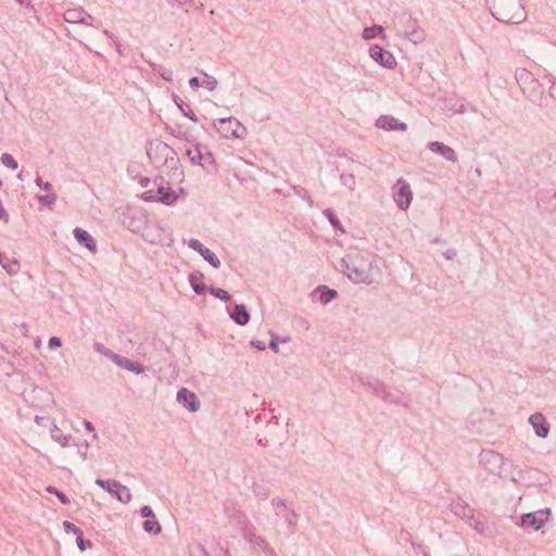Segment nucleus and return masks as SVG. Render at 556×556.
<instances>
[{
  "instance_id": "1",
  "label": "nucleus",
  "mask_w": 556,
  "mask_h": 556,
  "mask_svg": "<svg viewBox=\"0 0 556 556\" xmlns=\"http://www.w3.org/2000/svg\"><path fill=\"white\" fill-rule=\"evenodd\" d=\"M341 271L353 283L372 285L380 274L376 256L368 252L353 251L341 258Z\"/></svg>"
},
{
  "instance_id": "2",
  "label": "nucleus",
  "mask_w": 556,
  "mask_h": 556,
  "mask_svg": "<svg viewBox=\"0 0 556 556\" xmlns=\"http://www.w3.org/2000/svg\"><path fill=\"white\" fill-rule=\"evenodd\" d=\"M147 155L155 168L167 170L170 178L178 184L185 180V170L177 152L160 139L149 140L146 147Z\"/></svg>"
},
{
  "instance_id": "3",
  "label": "nucleus",
  "mask_w": 556,
  "mask_h": 556,
  "mask_svg": "<svg viewBox=\"0 0 556 556\" xmlns=\"http://www.w3.org/2000/svg\"><path fill=\"white\" fill-rule=\"evenodd\" d=\"M491 14L502 23L520 24L527 13L522 0H488Z\"/></svg>"
},
{
  "instance_id": "4",
  "label": "nucleus",
  "mask_w": 556,
  "mask_h": 556,
  "mask_svg": "<svg viewBox=\"0 0 556 556\" xmlns=\"http://www.w3.org/2000/svg\"><path fill=\"white\" fill-rule=\"evenodd\" d=\"M515 80L527 99L539 106L545 105L542 86L530 71L525 67H517Z\"/></svg>"
},
{
  "instance_id": "5",
  "label": "nucleus",
  "mask_w": 556,
  "mask_h": 556,
  "mask_svg": "<svg viewBox=\"0 0 556 556\" xmlns=\"http://www.w3.org/2000/svg\"><path fill=\"white\" fill-rule=\"evenodd\" d=\"M184 189L179 188V192H176L169 187L164 186V178L159 176L153 179V187L142 192L140 198L144 202H159L164 205H173L179 198V194H184Z\"/></svg>"
},
{
  "instance_id": "6",
  "label": "nucleus",
  "mask_w": 556,
  "mask_h": 556,
  "mask_svg": "<svg viewBox=\"0 0 556 556\" xmlns=\"http://www.w3.org/2000/svg\"><path fill=\"white\" fill-rule=\"evenodd\" d=\"M189 142L191 146L186 148L185 152L189 162L194 166L203 167L207 173H216L217 163L213 153L195 140Z\"/></svg>"
},
{
  "instance_id": "7",
  "label": "nucleus",
  "mask_w": 556,
  "mask_h": 556,
  "mask_svg": "<svg viewBox=\"0 0 556 556\" xmlns=\"http://www.w3.org/2000/svg\"><path fill=\"white\" fill-rule=\"evenodd\" d=\"M212 128L223 139H244L248 134V128L232 116L213 119Z\"/></svg>"
},
{
  "instance_id": "8",
  "label": "nucleus",
  "mask_w": 556,
  "mask_h": 556,
  "mask_svg": "<svg viewBox=\"0 0 556 556\" xmlns=\"http://www.w3.org/2000/svg\"><path fill=\"white\" fill-rule=\"evenodd\" d=\"M395 31L397 36L415 46L424 43L427 38L425 29L410 16L400 17L395 24Z\"/></svg>"
},
{
  "instance_id": "9",
  "label": "nucleus",
  "mask_w": 556,
  "mask_h": 556,
  "mask_svg": "<svg viewBox=\"0 0 556 556\" xmlns=\"http://www.w3.org/2000/svg\"><path fill=\"white\" fill-rule=\"evenodd\" d=\"M479 463L489 473L498 477H506L507 469L514 466L513 462L505 459L503 455L491 450L480 453Z\"/></svg>"
},
{
  "instance_id": "10",
  "label": "nucleus",
  "mask_w": 556,
  "mask_h": 556,
  "mask_svg": "<svg viewBox=\"0 0 556 556\" xmlns=\"http://www.w3.org/2000/svg\"><path fill=\"white\" fill-rule=\"evenodd\" d=\"M96 484L105 490L112 497L123 504H128L132 500L130 490L117 480L97 479Z\"/></svg>"
},
{
  "instance_id": "11",
  "label": "nucleus",
  "mask_w": 556,
  "mask_h": 556,
  "mask_svg": "<svg viewBox=\"0 0 556 556\" xmlns=\"http://www.w3.org/2000/svg\"><path fill=\"white\" fill-rule=\"evenodd\" d=\"M392 199L401 211H407L413 201V191L409 184L399 178L392 186Z\"/></svg>"
},
{
  "instance_id": "12",
  "label": "nucleus",
  "mask_w": 556,
  "mask_h": 556,
  "mask_svg": "<svg viewBox=\"0 0 556 556\" xmlns=\"http://www.w3.org/2000/svg\"><path fill=\"white\" fill-rule=\"evenodd\" d=\"M549 515V508H542L533 513L523 514L520 517L519 525L525 529L539 531L546 525Z\"/></svg>"
},
{
  "instance_id": "13",
  "label": "nucleus",
  "mask_w": 556,
  "mask_h": 556,
  "mask_svg": "<svg viewBox=\"0 0 556 556\" xmlns=\"http://www.w3.org/2000/svg\"><path fill=\"white\" fill-rule=\"evenodd\" d=\"M369 56L380 66L392 70L396 66L397 62L395 56L388 50L379 45H370L368 49Z\"/></svg>"
},
{
  "instance_id": "14",
  "label": "nucleus",
  "mask_w": 556,
  "mask_h": 556,
  "mask_svg": "<svg viewBox=\"0 0 556 556\" xmlns=\"http://www.w3.org/2000/svg\"><path fill=\"white\" fill-rule=\"evenodd\" d=\"M189 248L198 252L212 267L219 268L220 267V261L217 257V255L210 250L208 248L204 247L200 240L195 238H191L188 241Z\"/></svg>"
},
{
  "instance_id": "15",
  "label": "nucleus",
  "mask_w": 556,
  "mask_h": 556,
  "mask_svg": "<svg viewBox=\"0 0 556 556\" xmlns=\"http://www.w3.org/2000/svg\"><path fill=\"white\" fill-rule=\"evenodd\" d=\"M63 18L67 23H72V24L80 23V24H85L88 26H91L92 22H93V17L88 12H86L85 9L81 7L67 9L63 13Z\"/></svg>"
},
{
  "instance_id": "16",
  "label": "nucleus",
  "mask_w": 556,
  "mask_h": 556,
  "mask_svg": "<svg viewBox=\"0 0 556 556\" xmlns=\"http://www.w3.org/2000/svg\"><path fill=\"white\" fill-rule=\"evenodd\" d=\"M376 126L386 131H405L407 124L392 115H380L376 119Z\"/></svg>"
},
{
  "instance_id": "17",
  "label": "nucleus",
  "mask_w": 556,
  "mask_h": 556,
  "mask_svg": "<svg viewBox=\"0 0 556 556\" xmlns=\"http://www.w3.org/2000/svg\"><path fill=\"white\" fill-rule=\"evenodd\" d=\"M176 399L179 404H181L191 413H195L200 409V401L198 400L195 393L188 390L187 388L179 389Z\"/></svg>"
},
{
  "instance_id": "18",
  "label": "nucleus",
  "mask_w": 556,
  "mask_h": 556,
  "mask_svg": "<svg viewBox=\"0 0 556 556\" xmlns=\"http://www.w3.org/2000/svg\"><path fill=\"white\" fill-rule=\"evenodd\" d=\"M35 184L40 189H45L46 191V194L37 197L38 203L41 206L51 207L56 201V194L54 193L51 184L48 181H43L39 176L36 177Z\"/></svg>"
},
{
  "instance_id": "19",
  "label": "nucleus",
  "mask_w": 556,
  "mask_h": 556,
  "mask_svg": "<svg viewBox=\"0 0 556 556\" xmlns=\"http://www.w3.org/2000/svg\"><path fill=\"white\" fill-rule=\"evenodd\" d=\"M529 422L539 438L545 439L548 435L549 426L543 414L535 413L531 415L529 418Z\"/></svg>"
},
{
  "instance_id": "20",
  "label": "nucleus",
  "mask_w": 556,
  "mask_h": 556,
  "mask_svg": "<svg viewBox=\"0 0 556 556\" xmlns=\"http://www.w3.org/2000/svg\"><path fill=\"white\" fill-rule=\"evenodd\" d=\"M73 236L75 240L87 250H89L92 254L97 252V243L93 237L85 229L80 227H76L73 230Z\"/></svg>"
},
{
  "instance_id": "21",
  "label": "nucleus",
  "mask_w": 556,
  "mask_h": 556,
  "mask_svg": "<svg viewBox=\"0 0 556 556\" xmlns=\"http://www.w3.org/2000/svg\"><path fill=\"white\" fill-rule=\"evenodd\" d=\"M428 149L433 153L442 155L445 160L450 162L457 161V155L454 149L444 144L443 142L432 141L428 144Z\"/></svg>"
},
{
  "instance_id": "22",
  "label": "nucleus",
  "mask_w": 556,
  "mask_h": 556,
  "mask_svg": "<svg viewBox=\"0 0 556 556\" xmlns=\"http://www.w3.org/2000/svg\"><path fill=\"white\" fill-rule=\"evenodd\" d=\"M50 437L52 441H54L62 447H67L72 440L71 434L63 433V431L58 427L55 419H51Z\"/></svg>"
},
{
  "instance_id": "23",
  "label": "nucleus",
  "mask_w": 556,
  "mask_h": 556,
  "mask_svg": "<svg viewBox=\"0 0 556 556\" xmlns=\"http://www.w3.org/2000/svg\"><path fill=\"white\" fill-rule=\"evenodd\" d=\"M230 318L239 326H245L250 320V313L243 304H236Z\"/></svg>"
},
{
  "instance_id": "24",
  "label": "nucleus",
  "mask_w": 556,
  "mask_h": 556,
  "mask_svg": "<svg viewBox=\"0 0 556 556\" xmlns=\"http://www.w3.org/2000/svg\"><path fill=\"white\" fill-rule=\"evenodd\" d=\"M114 364H116L118 367L126 369L128 371L135 372L137 375H140L143 372V366L139 363L131 362L130 359L126 357H122L117 354V356L114 357Z\"/></svg>"
},
{
  "instance_id": "25",
  "label": "nucleus",
  "mask_w": 556,
  "mask_h": 556,
  "mask_svg": "<svg viewBox=\"0 0 556 556\" xmlns=\"http://www.w3.org/2000/svg\"><path fill=\"white\" fill-rule=\"evenodd\" d=\"M243 538L247 542H249L255 547L261 548L262 551L266 548V546L268 545V543L263 536L256 534L255 528L247 530Z\"/></svg>"
},
{
  "instance_id": "26",
  "label": "nucleus",
  "mask_w": 556,
  "mask_h": 556,
  "mask_svg": "<svg viewBox=\"0 0 556 556\" xmlns=\"http://www.w3.org/2000/svg\"><path fill=\"white\" fill-rule=\"evenodd\" d=\"M362 38L364 40H371L375 38L386 39L384 28L380 25H374L369 27H365L363 30Z\"/></svg>"
},
{
  "instance_id": "27",
  "label": "nucleus",
  "mask_w": 556,
  "mask_h": 556,
  "mask_svg": "<svg viewBox=\"0 0 556 556\" xmlns=\"http://www.w3.org/2000/svg\"><path fill=\"white\" fill-rule=\"evenodd\" d=\"M314 293L319 295L318 300L323 304L329 303L330 301H332L337 296V291L336 290L328 289L325 286L317 287L315 289Z\"/></svg>"
},
{
  "instance_id": "28",
  "label": "nucleus",
  "mask_w": 556,
  "mask_h": 556,
  "mask_svg": "<svg viewBox=\"0 0 556 556\" xmlns=\"http://www.w3.org/2000/svg\"><path fill=\"white\" fill-rule=\"evenodd\" d=\"M0 265L10 276L16 275L21 268L20 263L15 258L4 260L2 253H0Z\"/></svg>"
},
{
  "instance_id": "29",
  "label": "nucleus",
  "mask_w": 556,
  "mask_h": 556,
  "mask_svg": "<svg viewBox=\"0 0 556 556\" xmlns=\"http://www.w3.org/2000/svg\"><path fill=\"white\" fill-rule=\"evenodd\" d=\"M142 528L148 534L159 535L162 532V526L156 518L146 520Z\"/></svg>"
},
{
  "instance_id": "30",
  "label": "nucleus",
  "mask_w": 556,
  "mask_h": 556,
  "mask_svg": "<svg viewBox=\"0 0 556 556\" xmlns=\"http://www.w3.org/2000/svg\"><path fill=\"white\" fill-rule=\"evenodd\" d=\"M174 101L184 116L188 117L190 121L194 123L198 121V117L192 111V109L189 105L184 104L182 101H180L177 96L174 97Z\"/></svg>"
},
{
  "instance_id": "31",
  "label": "nucleus",
  "mask_w": 556,
  "mask_h": 556,
  "mask_svg": "<svg viewBox=\"0 0 556 556\" xmlns=\"http://www.w3.org/2000/svg\"><path fill=\"white\" fill-rule=\"evenodd\" d=\"M202 275L198 276L195 274H191L189 275V283L191 286V288L193 289V291L197 293V294H201L203 293L204 291H207L208 287H206L204 283H201L199 282V278H201Z\"/></svg>"
},
{
  "instance_id": "32",
  "label": "nucleus",
  "mask_w": 556,
  "mask_h": 556,
  "mask_svg": "<svg viewBox=\"0 0 556 556\" xmlns=\"http://www.w3.org/2000/svg\"><path fill=\"white\" fill-rule=\"evenodd\" d=\"M323 214H324V216H326L328 218V220L330 222L331 226L336 230H339L341 233L345 232V229L342 226L341 222L338 219V217L334 215V213L330 208L324 210Z\"/></svg>"
},
{
  "instance_id": "33",
  "label": "nucleus",
  "mask_w": 556,
  "mask_h": 556,
  "mask_svg": "<svg viewBox=\"0 0 556 556\" xmlns=\"http://www.w3.org/2000/svg\"><path fill=\"white\" fill-rule=\"evenodd\" d=\"M217 79L207 74V73H202V79H201V86L204 87L205 89L210 90V91H213L217 88Z\"/></svg>"
},
{
  "instance_id": "34",
  "label": "nucleus",
  "mask_w": 556,
  "mask_h": 556,
  "mask_svg": "<svg viewBox=\"0 0 556 556\" xmlns=\"http://www.w3.org/2000/svg\"><path fill=\"white\" fill-rule=\"evenodd\" d=\"M237 527L239 528L242 536H244V533L247 530H251L254 528V526L250 522L247 516L239 515L237 517Z\"/></svg>"
},
{
  "instance_id": "35",
  "label": "nucleus",
  "mask_w": 556,
  "mask_h": 556,
  "mask_svg": "<svg viewBox=\"0 0 556 556\" xmlns=\"http://www.w3.org/2000/svg\"><path fill=\"white\" fill-rule=\"evenodd\" d=\"M340 181L345 188H348L351 191H353L356 188V179L353 174H341Z\"/></svg>"
},
{
  "instance_id": "36",
  "label": "nucleus",
  "mask_w": 556,
  "mask_h": 556,
  "mask_svg": "<svg viewBox=\"0 0 556 556\" xmlns=\"http://www.w3.org/2000/svg\"><path fill=\"white\" fill-rule=\"evenodd\" d=\"M207 291L216 299L228 302L231 299V295L222 288H212L208 287Z\"/></svg>"
},
{
  "instance_id": "37",
  "label": "nucleus",
  "mask_w": 556,
  "mask_h": 556,
  "mask_svg": "<svg viewBox=\"0 0 556 556\" xmlns=\"http://www.w3.org/2000/svg\"><path fill=\"white\" fill-rule=\"evenodd\" d=\"M0 161L3 166L11 168V169H16L18 166L15 159L9 153H2Z\"/></svg>"
},
{
  "instance_id": "38",
  "label": "nucleus",
  "mask_w": 556,
  "mask_h": 556,
  "mask_svg": "<svg viewBox=\"0 0 556 556\" xmlns=\"http://www.w3.org/2000/svg\"><path fill=\"white\" fill-rule=\"evenodd\" d=\"M93 348L99 354L106 356L114 363V357L117 356L116 353L108 350L102 343H94Z\"/></svg>"
},
{
  "instance_id": "39",
  "label": "nucleus",
  "mask_w": 556,
  "mask_h": 556,
  "mask_svg": "<svg viewBox=\"0 0 556 556\" xmlns=\"http://www.w3.org/2000/svg\"><path fill=\"white\" fill-rule=\"evenodd\" d=\"M271 506L277 515L281 514L287 508L285 501L278 497L271 500Z\"/></svg>"
},
{
  "instance_id": "40",
  "label": "nucleus",
  "mask_w": 556,
  "mask_h": 556,
  "mask_svg": "<svg viewBox=\"0 0 556 556\" xmlns=\"http://www.w3.org/2000/svg\"><path fill=\"white\" fill-rule=\"evenodd\" d=\"M75 535H76V544L80 551H85L87 547H91V542L84 540L83 531L78 532Z\"/></svg>"
},
{
  "instance_id": "41",
  "label": "nucleus",
  "mask_w": 556,
  "mask_h": 556,
  "mask_svg": "<svg viewBox=\"0 0 556 556\" xmlns=\"http://www.w3.org/2000/svg\"><path fill=\"white\" fill-rule=\"evenodd\" d=\"M140 516L142 518H146L147 520L155 518V514H154L153 509L149 505H144V506L141 507Z\"/></svg>"
},
{
  "instance_id": "42",
  "label": "nucleus",
  "mask_w": 556,
  "mask_h": 556,
  "mask_svg": "<svg viewBox=\"0 0 556 556\" xmlns=\"http://www.w3.org/2000/svg\"><path fill=\"white\" fill-rule=\"evenodd\" d=\"M63 528H64V531L67 532V533H74V534H77L78 532H80L81 530L76 527L74 523H72L71 521H63Z\"/></svg>"
},
{
  "instance_id": "43",
  "label": "nucleus",
  "mask_w": 556,
  "mask_h": 556,
  "mask_svg": "<svg viewBox=\"0 0 556 556\" xmlns=\"http://www.w3.org/2000/svg\"><path fill=\"white\" fill-rule=\"evenodd\" d=\"M78 448H79L81 458L84 460H86L87 459V451L89 448V443L87 441H85L78 445Z\"/></svg>"
},
{
  "instance_id": "44",
  "label": "nucleus",
  "mask_w": 556,
  "mask_h": 556,
  "mask_svg": "<svg viewBox=\"0 0 556 556\" xmlns=\"http://www.w3.org/2000/svg\"><path fill=\"white\" fill-rule=\"evenodd\" d=\"M62 342L59 337H51L48 341L49 349H54L61 346Z\"/></svg>"
},
{
  "instance_id": "45",
  "label": "nucleus",
  "mask_w": 556,
  "mask_h": 556,
  "mask_svg": "<svg viewBox=\"0 0 556 556\" xmlns=\"http://www.w3.org/2000/svg\"><path fill=\"white\" fill-rule=\"evenodd\" d=\"M278 342H279L278 337H277V336H275V334H273V336H271V340H270V342H269V348H270L274 352H276V353H278V352H279V344H278Z\"/></svg>"
},
{
  "instance_id": "46",
  "label": "nucleus",
  "mask_w": 556,
  "mask_h": 556,
  "mask_svg": "<svg viewBox=\"0 0 556 556\" xmlns=\"http://www.w3.org/2000/svg\"><path fill=\"white\" fill-rule=\"evenodd\" d=\"M548 94L552 99L556 100V78L551 79Z\"/></svg>"
},
{
  "instance_id": "47",
  "label": "nucleus",
  "mask_w": 556,
  "mask_h": 556,
  "mask_svg": "<svg viewBox=\"0 0 556 556\" xmlns=\"http://www.w3.org/2000/svg\"><path fill=\"white\" fill-rule=\"evenodd\" d=\"M250 344L258 351H264L266 349L265 342L261 340H252Z\"/></svg>"
},
{
  "instance_id": "48",
  "label": "nucleus",
  "mask_w": 556,
  "mask_h": 556,
  "mask_svg": "<svg viewBox=\"0 0 556 556\" xmlns=\"http://www.w3.org/2000/svg\"><path fill=\"white\" fill-rule=\"evenodd\" d=\"M160 75L167 81L172 80L173 78V72L168 68H163L161 72H160Z\"/></svg>"
},
{
  "instance_id": "49",
  "label": "nucleus",
  "mask_w": 556,
  "mask_h": 556,
  "mask_svg": "<svg viewBox=\"0 0 556 556\" xmlns=\"http://www.w3.org/2000/svg\"><path fill=\"white\" fill-rule=\"evenodd\" d=\"M139 185H140V187H142V188H149V187H150V185H152V186H153V180H151V179H150V178H148V177H141V178L139 179Z\"/></svg>"
},
{
  "instance_id": "50",
  "label": "nucleus",
  "mask_w": 556,
  "mask_h": 556,
  "mask_svg": "<svg viewBox=\"0 0 556 556\" xmlns=\"http://www.w3.org/2000/svg\"><path fill=\"white\" fill-rule=\"evenodd\" d=\"M170 134L179 140L189 141L186 132L172 130Z\"/></svg>"
},
{
  "instance_id": "51",
  "label": "nucleus",
  "mask_w": 556,
  "mask_h": 556,
  "mask_svg": "<svg viewBox=\"0 0 556 556\" xmlns=\"http://www.w3.org/2000/svg\"><path fill=\"white\" fill-rule=\"evenodd\" d=\"M60 501L61 503H63L64 505H67L70 504V498L61 491H59L55 495Z\"/></svg>"
},
{
  "instance_id": "52",
  "label": "nucleus",
  "mask_w": 556,
  "mask_h": 556,
  "mask_svg": "<svg viewBox=\"0 0 556 556\" xmlns=\"http://www.w3.org/2000/svg\"><path fill=\"white\" fill-rule=\"evenodd\" d=\"M189 86L195 89L201 86V80L198 77H192L189 79Z\"/></svg>"
},
{
  "instance_id": "53",
  "label": "nucleus",
  "mask_w": 556,
  "mask_h": 556,
  "mask_svg": "<svg viewBox=\"0 0 556 556\" xmlns=\"http://www.w3.org/2000/svg\"><path fill=\"white\" fill-rule=\"evenodd\" d=\"M84 426H85V428H86L89 432H94V427H93V425H92V422H91V421H89V420H85V421H84ZM93 438H94V439L97 438V434H96V433H93Z\"/></svg>"
},
{
  "instance_id": "54",
  "label": "nucleus",
  "mask_w": 556,
  "mask_h": 556,
  "mask_svg": "<svg viewBox=\"0 0 556 556\" xmlns=\"http://www.w3.org/2000/svg\"><path fill=\"white\" fill-rule=\"evenodd\" d=\"M266 556H278L273 548H270L268 545L266 548L263 549Z\"/></svg>"
},
{
  "instance_id": "55",
  "label": "nucleus",
  "mask_w": 556,
  "mask_h": 556,
  "mask_svg": "<svg viewBox=\"0 0 556 556\" xmlns=\"http://www.w3.org/2000/svg\"><path fill=\"white\" fill-rule=\"evenodd\" d=\"M34 420L38 426H43L45 417L36 415Z\"/></svg>"
},
{
  "instance_id": "56",
  "label": "nucleus",
  "mask_w": 556,
  "mask_h": 556,
  "mask_svg": "<svg viewBox=\"0 0 556 556\" xmlns=\"http://www.w3.org/2000/svg\"><path fill=\"white\" fill-rule=\"evenodd\" d=\"M46 491H47L48 493H50V494H54V495H56V493L59 492V490H58V489H55L54 486H47V488H46Z\"/></svg>"
},
{
  "instance_id": "57",
  "label": "nucleus",
  "mask_w": 556,
  "mask_h": 556,
  "mask_svg": "<svg viewBox=\"0 0 556 556\" xmlns=\"http://www.w3.org/2000/svg\"><path fill=\"white\" fill-rule=\"evenodd\" d=\"M103 35L106 36L109 39L114 40V35L109 31L108 29H103Z\"/></svg>"
},
{
  "instance_id": "58",
  "label": "nucleus",
  "mask_w": 556,
  "mask_h": 556,
  "mask_svg": "<svg viewBox=\"0 0 556 556\" xmlns=\"http://www.w3.org/2000/svg\"><path fill=\"white\" fill-rule=\"evenodd\" d=\"M258 495H262L264 498H266L268 496V492L264 489L263 491H260V493H257Z\"/></svg>"
},
{
  "instance_id": "59",
  "label": "nucleus",
  "mask_w": 556,
  "mask_h": 556,
  "mask_svg": "<svg viewBox=\"0 0 556 556\" xmlns=\"http://www.w3.org/2000/svg\"><path fill=\"white\" fill-rule=\"evenodd\" d=\"M294 191H295L299 195H301V197H304V194H302V193H306L303 189H296V188H294Z\"/></svg>"
},
{
  "instance_id": "60",
  "label": "nucleus",
  "mask_w": 556,
  "mask_h": 556,
  "mask_svg": "<svg viewBox=\"0 0 556 556\" xmlns=\"http://www.w3.org/2000/svg\"><path fill=\"white\" fill-rule=\"evenodd\" d=\"M453 255H455V251H451V252L448 251V252L445 254V256H446L447 258H451Z\"/></svg>"
},
{
  "instance_id": "61",
  "label": "nucleus",
  "mask_w": 556,
  "mask_h": 556,
  "mask_svg": "<svg viewBox=\"0 0 556 556\" xmlns=\"http://www.w3.org/2000/svg\"><path fill=\"white\" fill-rule=\"evenodd\" d=\"M307 201L311 205L313 204V200L309 197H307Z\"/></svg>"
},
{
  "instance_id": "62",
  "label": "nucleus",
  "mask_w": 556,
  "mask_h": 556,
  "mask_svg": "<svg viewBox=\"0 0 556 556\" xmlns=\"http://www.w3.org/2000/svg\"><path fill=\"white\" fill-rule=\"evenodd\" d=\"M17 178H18V179H23V175H22V173L17 174Z\"/></svg>"
},
{
  "instance_id": "63",
  "label": "nucleus",
  "mask_w": 556,
  "mask_h": 556,
  "mask_svg": "<svg viewBox=\"0 0 556 556\" xmlns=\"http://www.w3.org/2000/svg\"><path fill=\"white\" fill-rule=\"evenodd\" d=\"M554 197L556 198V192L554 193Z\"/></svg>"
}]
</instances>
